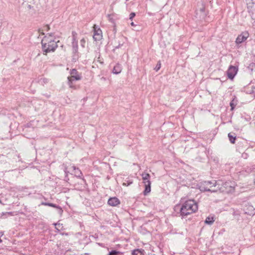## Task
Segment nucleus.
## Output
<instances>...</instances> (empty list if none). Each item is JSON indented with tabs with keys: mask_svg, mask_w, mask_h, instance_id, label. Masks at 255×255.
<instances>
[{
	"mask_svg": "<svg viewBox=\"0 0 255 255\" xmlns=\"http://www.w3.org/2000/svg\"><path fill=\"white\" fill-rule=\"evenodd\" d=\"M130 25H131V26H135V25L133 22H131L130 23Z\"/></svg>",
	"mask_w": 255,
	"mask_h": 255,
	"instance_id": "obj_33",
	"label": "nucleus"
},
{
	"mask_svg": "<svg viewBox=\"0 0 255 255\" xmlns=\"http://www.w3.org/2000/svg\"><path fill=\"white\" fill-rule=\"evenodd\" d=\"M122 67L119 64H117L114 67L113 72L114 74H118L121 72Z\"/></svg>",
	"mask_w": 255,
	"mask_h": 255,
	"instance_id": "obj_12",
	"label": "nucleus"
},
{
	"mask_svg": "<svg viewBox=\"0 0 255 255\" xmlns=\"http://www.w3.org/2000/svg\"><path fill=\"white\" fill-rule=\"evenodd\" d=\"M238 69L237 67L230 66L227 71V75L229 79H233L237 73Z\"/></svg>",
	"mask_w": 255,
	"mask_h": 255,
	"instance_id": "obj_7",
	"label": "nucleus"
},
{
	"mask_svg": "<svg viewBox=\"0 0 255 255\" xmlns=\"http://www.w3.org/2000/svg\"><path fill=\"white\" fill-rule=\"evenodd\" d=\"M245 214L253 216L255 214V208L251 205H246L243 209Z\"/></svg>",
	"mask_w": 255,
	"mask_h": 255,
	"instance_id": "obj_6",
	"label": "nucleus"
},
{
	"mask_svg": "<svg viewBox=\"0 0 255 255\" xmlns=\"http://www.w3.org/2000/svg\"><path fill=\"white\" fill-rule=\"evenodd\" d=\"M120 200L116 197H111L108 201V204L112 207H115L120 204Z\"/></svg>",
	"mask_w": 255,
	"mask_h": 255,
	"instance_id": "obj_9",
	"label": "nucleus"
},
{
	"mask_svg": "<svg viewBox=\"0 0 255 255\" xmlns=\"http://www.w3.org/2000/svg\"><path fill=\"white\" fill-rule=\"evenodd\" d=\"M131 183H132V182H129L127 184H126V183H124L123 185H126V186H128L130 184H131Z\"/></svg>",
	"mask_w": 255,
	"mask_h": 255,
	"instance_id": "obj_30",
	"label": "nucleus"
},
{
	"mask_svg": "<svg viewBox=\"0 0 255 255\" xmlns=\"http://www.w3.org/2000/svg\"><path fill=\"white\" fill-rule=\"evenodd\" d=\"M59 41H56L53 33L45 36L41 41L42 48L43 54L46 55L47 53L54 52L58 47L57 43Z\"/></svg>",
	"mask_w": 255,
	"mask_h": 255,
	"instance_id": "obj_2",
	"label": "nucleus"
},
{
	"mask_svg": "<svg viewBox=\"0 0 255 255\" xmlns=\"http://www.w3.org/2000/svg\"><path fill=\"white\" fill-rule=\"evenodd\" d=\"M236 186L235 182L231 181H228L223 183L222 186L219 190L222 192L227 193L233 192Z\"/></svg>",
	"mask_w": 255,
	"mask_h": 255,
	"instance_id": "obj_4",
	"label": "nucleus"
},
{
	"mask_svg": "<svg viewBox=\"0 0 255 255\" xmlns=\"http://www.w3.org/2000/svg\"><path fill=\"white\" fill-rule=\"evenodd\" d=\"M203 184L204 185H212V186L215 187L217 185V181L214 180L213 182H212L211 181H205Z\"/></svg>",
	"mask_w": 255,
	"mask_h": 255,
	"instance_id": "obj_20",
	"label": "nucleus"
},
{
	"mask_svg": "<svg viewBox=\"0 0 255 255\" xmlns=\"http://www.w3.org/2000/svg\"><path fill=\"white\" fill-rule=\"evenodd\" d=\"M228 137L229 139V140L231 143H235L236 139V135L235 133H228Z\"/></svg>",
	"mask_w": 255,
	"mask_h": 255,
	"instance_id": "obj_15",
	"label": "nucleus"
},
{
	"mask_svg": "<svg viewBox=\"0 0 255 255\" xmlns=\"http://www.w3.org/2000/svg\"><path fill=\"white\" fill-rule=\"evenodd\" d=\"M44 28H45V29H45V30H47V31L49 30V29H50L49 26V25H47L45 26Z\"/></svg>",
	"mask_w": 255,
	"mask_h": 255,
	"instance_id": "obj_28",
	"label": "nucleus"
},
{
	"mask_svg": "<svg viewBox=\"0 0 255 255\" xmlns=\"http://www.w3.org/2000/svg\"><path fill=\"white\" fill-rule=\"evenodd\" d=\"M85 43H86V41H85V40L84 38L80 40V44H81L82 47H85Z\"/></svg>",
	"mask_w": 255,
	"mask_h": 255,
	"instance_id": "obj_26",
	"label": "nucleus"
},
{
	"mask_svg": "<svg viewBox=\"0 0 255 255\" xmlns=\"http://www.w3.org/2000/svg\"><path fill=\"white\" fill-rule=\"evenodd\" d=\"M41 205H45V206H48V204H49V203L48 202H42Z\"/></svg>",
	"mask_w": 255,
	"mask_h": 255,
	"instance_id": "obj_29",
	"label": "nucleus"
},
{
	"mask_svg": "<svg viewBox=\"0 0 255 255\" xmlns=\"http://www.w3.org/2000/svg\"><path fill=\"white\" fill-rule=\"evenodd\" d=\"M233 115V113L232 114L231 118H232V116ZM229 122H231V118H230V120L229 121Z\"/></svg>",
	"mask_w": 255,
	"mask_h": 255,
	"instance_id": "obj_35",
	"label": "nucleus"
},
{
	"mask_svg": "<svg viewBox=\"0 0 255 255\" xmlns=\"http://www.w3.org/2000/svg\"><path fill=\"white\" fill-rule=\"evenodd\" d=\"M251 120V118H249V119H246V120L248 121H249V120Z\"/></svg>",
	"mask_w": 255,
	"mask_h": 255,
	"instance_id": "obj_37",
	"label": "nucleus"
},
{
	"mask_svg": "<svg viewBox=\"0 0 255 255\" xmlns=\"http://www.w3.org/2000/svg\"><path fill=\"white\" fill-rule=\"evenodd\" d=\"M84 255H90L89 253H85Z\"/></svg>",
	"mask_w": 255,
	"mask_h": 255,
	"instance_id": "obj_36",
	"label": "nucleus"
},
{
	"mask_svg": "<svg viewBox=\"0 0 255 255\" xmlns=\"http://www.w3.org/2000/svg\"><path fill=\"white\" fill-rule=\"evenodd\" d=\"M132 255H144V250H140L139 249H136L132 252Z\"/></svg>",
	"mask_w": 255,
	"mask_h": 255,
	"instance_id": "obj_17",
	"label": "nucleus"
},
{
	"mask_svg": "<svg viewBox=\"0 0 255 255\" xmlns=\"http://www.w3.org/2000/svg\"><path fill=\"white\" fill-rule=\"evenodd\" d=\"M201 10L202 11H204V9H203V8L201 9Z\"/></svg>",
	"mask_w": 255,
	"mask_h": 255,
	"instance_id": "obj_41",
	"label": "nucleus"
},
{
	"mask_svg": "<svg viewBox=\"0 0 255 255\" xmlns=\"http://www.w3.org/2000/svg\"><path fill=\"white\" fill-rule=\"evenodd\" d=\"M135 13L134 12H131L130 13L129 15V19L132 20L133 18L135 16Z\"/></svg>",
	"mask_w": 255,
	"mask_h": 255,
	"instance_id": "obj_27",
	"label": "nucleus"
},
{
	"mask_svg": "<svg viewBox=\"0 0 255 255\" xmlns=\"http://www.w3.org/2000/svg\"><path fill=\"white\" fill-rule=\"evenodd\" d=\"M30 125H31L30 124H27L26 125V127H27V128L30 127Z\"/></svg>",
	"mask_w": 255,
	"mask_h": 255,
	"instance_id": "obj_34",
	"label": "nucleus"
},
{
	"mask_svg": "<svg viewBox=\"0 0 255 255\" xmlns=\"http://www.w3.org/2000/svg\"><path fill=\"white\" fill-rule=\"evenodd\" d=\"M6 215H11V216H13V213L12 212H2L1 213V216H6Z\"/></svg>",
	"mask_w": 255,
	"mask_h": 255,
	"instance_id": "obj_23",
	"label": "nucleus"
},
{
	"mask_svg": "<svg viewBox=\"0 0 255 255\" xmlns=\"http://www.w3.org/2000/svg\"><path fill=\"white\" fill-rule=\"evenodd\" d=\"M94 28H95V26ZM102 37L101 30L100 29L96 30V28H95L94 34L93 35V38L95 40H99L102 38Z\"/></svg>",
	"mask_w": 255,
	"mask_h": 255,
	"instance_id": "obj_10",
	"label": "nucleus"
},
{
	"mask_svg": "<svg viewBox=\"0 0 255 255\" xmlns=\"http://www.w3.org/2000/svg\"><path fill=\"white\" fill-rule=\"evenodd\" d=\"M72 47L73 52L75 53H77L78 49V41L76 40V38L74 35L73 36Z\"/></svg>",
	"mask_w": 255,
	"mask_h": 255,
	"instance_id": "obj_11",
	"label": "nucleus"
},
{
	"mask_svg": "<svg viewBox=\"0 0 255 255\" xmlns=\"http://www.w3.org/2000/svg\"><path fill=\"white\" fill-rule=\"evenodd\" d=\"M141 176L143 180V183L145 186L143 194L146 195L151 191V182L150 181V175L147 173H143L141 174Z\"/></svg>",
	"mask_w": 255,
	"mask_h": 255,
	"instance_id": "obj_3",
	"label": "nucleus"
},
{
	"mask_svg": "<svg viewBox=\"0 0 255 255\" xmlns=\"http://www.w3.org/2000/svg\"><path fill=\"white\" fill-rule=\"evenodd\" d=\"M202 188H203V189L202 190H203L204 191H208V192H216V190H211L209 188H208L207 187H202Z\"/></svg>",
	"mask_w": 255,
	"mask_h": 255,
	"instance_id": "obj_22",
	"label": "nucleus"
},
{
	"mask_svg": "<svg viewBox=\"0 0 255 255\" xmlns=\"http://www.w3.org/2000/svg\"><path fill=\"white\" fill-rule=\"evenodd\" d=\"M238 101L237 99V97H234V98L232 99L230 103V105L231 106V111H233L234 110L235 107L238 104Z\"/></svg>",
	"mask_w": 255,
	"mask_h": 255,
	"instance_id": "obj_14",
	"label": "nucleus"
},
{
	"mask_svg": "<svg viewBox=\"0 0 255 255\" xmlns=\"http://www.w3.org/2000/svg\"><path fill=\"white\" fill-rule=\"evenodd\" d=\"M71 76L68 77V85L72 88L73 87V82L75 80H79L81 79V77L78 74L77 71L75 69H73L70 72Z\"/></svg>",
	"mask_w": 255,
	"mask_h": 255,
	"instance_id": "obj_5",
	"label": "nucleus"
},
{
	"mask_svg": "<svg viewBox=\"0 0 255 255\" xmlns=\"http://www.w3.org/2000/svg\"><path fill=\"white\" fill-rule=\"evenodd\" d=\"M255 3V2H254Z\"/></svg>",
	"mask_w": 255,
	"mask_h": 255,
	"instance_id": "obj_42",
	"label": "nucleus"
},
{
	"mask_svg": "<svg viewBox=\"0 0 255 255\" xmlns=\"http://www.w3.org/2000/svg\"><path fill=\"white\" fill-rule=\"evenodd\" d=\"M48 206L56 208L58 210V213L60 215H61L63 212L62 208L58 205L51 203H49V204H48Z\"/></svg>",
	"mask_w": 255,
	"mask_h": 255,
	"instance_id": "obj_13",
	"label": "nucleus"
},
{
	"mask_svg": "<svg viewBox=\"0 0 255 255\" xmlns=\"http://www.w3.org/2000/svg\"><path fill=\"white\" fill-rule=\"evenodd\" d=\"M198 209L197 203L194 200L185 201L182 204H177L174 208V211L182 218L196 212Z\"/></svg>",
	"mask_w": 255,
	"mask_h": 255,
	"instance_id": "obj_1",
	"label": "nucleus"
},
{
	"mask_svg": "<svg viewBox=\"0 0 255 255\" xmlns=\"http://www.w3.org/2000/svg\"><path fill=\"white\" fill-rule=\"evenodd\" d=\"M74 174L76 176L78 177H81L82 175V173L81 171L79 169V168H76L75 167H74Z\"/></svg>",
	"mask_w": 255,
	"mask_h": 255,
	"instance_id": "obj_19",
	"label": "nucleus"
},
{
	"mask_svg": "<svg viewBox=\"0 0 255 255\" xmlns=\"http://www.w3.org/2000/svg\"><path fill=\"white\" fill-rule=\"evenodd\" d=\"M3 235V234L1 233H0V237Z\"/></svg>",
	"mask_w": 255,
	"mask_h": 255,
	"instance_id": "obj_39",
	"label": "nucleus"
},
{
	"mask_svg": "<svg viewBox=\"0 0 255 255\" xmlns=\"http://www.w3.org/2000/svg\"><path fill=\"white\" fill-rule=\"evenodd\" d=\"M251 94H255V88H254V90H253L250 93Z\"/></svg>",
	"mask_w": 255,
	"mask_h": 255,
	"instance_id": "obj_32",
	"label": "nucleus"
},
{
	"mask_svg": "<svg viewBox=\"0 0 255 255\" xmlns=\"http://www.w3.org/2000/svg\"><path fill=\"white\" fill-rule=\"evenodd\" d=\"M249 157V154L248 153H246V152H244L242 153V157L244 159H247Z\"/></svg>",
	"mask_w": 255,
	"mask_h": 255,
	"instance_id": "obj_25",
	"label": "nucleus"
},
{
	"mask_svg": "<svg viewBox=\"0 0 255 255\" xmlns=\"http://www.w3.org/2000/svg\"><path fill=\"white\" fill-rule=\"evenodd\" d=\"M215 221L214 217L213 216H209L206 218L205 221V223L207 225H211Z\"/></svg>",
	"mask_w": 255,
	"mask_h": 255,
	"instance_id": "obj_16",
	"label": "nucleus"
},
{
	"mask_svg": "<svg viewBox=\"0 0 255 255\" xmlns=\"http://www.w3.org/2000/svg\"><path fill=\"white\" fill-rule=\"evenodd\" d=\"M118 254H123V253L117 250H112L109 253L108 255H118Z\"/></svg>",
	"mask_w": 255,
	"mask_h": 255,
	"instance_id": "obj_21",
	"label": "nucleus"
},
{
	"mask_svg": "<svg viewBox=\"0 0 255 255\" xmlns=\"http://www.w3.org/2000/svg\"><path fill=\"white\" fill-rule=\"evenodd\" d=\"M249 34L247 32H243L241 34L239 35L236 39V43L240 44L245 41L249 37Z\"/></svg>",
	"mask_w": 255,
	"mask_h": 255,
	"instance_id": "obj_8",
	"label": "nucleus"
},
{
	"mask_svg": "<svg viewBox=\"0 0 255 255\" xmlns=\"http://www.w3.org/2000/svg\"><path fill=\"white\" fill-rule=\"evenodd\" d=\"M251 12V16H252V17L253 19H255V17H254V13L253 12Z\"/></svg>",
	"mask_w": 255,
	"mask_h": 255,
	"instance_id": "obj_31",
	"label": "nucleus"
},
{
	"mask_svg": "<svg viewBox=\"0 0 255 255\" xmlns=\"http://www.w3.org/2000/svg\"><path fill=\"white\" fill-rule=\"evenodd\" d=\"M87 98H84L83 99L84 101H86V100H87Z\"/></svg>",
	"mask_w": 255,
	"mask_h": 255,
	"instance_id": "obj_38",
	"label": "nucleus"
},
{
	"mask_svg": "<svg viewBox=\"0 0 255 255\" xmlns=\"http://www.w3.org/2000/svg\"><path fill=\"white\" fill-rule=\"evenodd\" d=\"M160 67H161V63H160V61H159L157 63V64L156 67H155L154 69L156 71H158L160 69Z\"/></svg>",
	"mask_w": 255,
	"mask_h": 255,
	"instance_id": "obj_24",
	"label": "nucleus"
},
{
	"mask_svg": "<svg viewBox=\"0 0 255 255\" xmlns=\"http://www.w3.org/2000/svg\"><path fill=\"white\" fill-rule=\"evenodd\" d=\"M38 82L40 85L44 86L48 82V79L46 78H41L38 80Z\"/></svg>",
	"mask_w": 255,
	"mask_h": 255,
	"instance_id": "obj_18",
	"label": "nucleus"
},
{
	"mask_svg": "<svg viewBox=\"0 0 255 255\" xmlns=\"http://www.w3.org/2000/svg\"><path fill=\"white\" fill-rule=\"evenodd\" d=\"M41 34L43 35L44 34V33L43 32H41Z\"/></svg>",
	"mask_w": 255,
	"mask_h": 255,
	"instance_id": "obj_40",
	"label": "nucleus"
}]
</instances>
